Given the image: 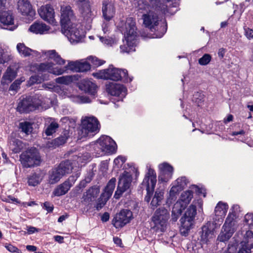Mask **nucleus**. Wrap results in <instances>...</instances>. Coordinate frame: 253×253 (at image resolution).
Segmentation results:
<instances>
[{"instance_id":"nucleus-38","label":"nucleus","mask_w":253,"mask_h":253,"mask_svg":"<svg viewBox=\"0 0 253 253\" xmlns=\"http://www.w3.org/2000/svg\"><path fill=\"white\" fill-rule=\"evenodd\" d=\"M84 90L86 92L94 95L96 92L97 86L90 81H85L83 83Z\"/></svg>"},{"instance_id":"nucleus-42","label":"nucleus","mask_w":253,"mask_h":253,"mask_svg":"<svg viewBox=\"0 0 253 253\" xmlns=\"http://www.w3.org/2000/svg\"><path fill=\"white\" fill-rule=\"evenodd\" d=\"M16 48L19 53L24 57L30 55L31 52L33 51L31 49L26 46L23 43H18L17 44Z\"/></svg>"},{"instance_id":"nucleus-2","label":"nucleus","mask_w":253,"mask_h":253,"mask_svg":"<svg viewBox=\"0 0 253 253\" xmlns=\"http://www.w3.org/2000/svg\"><path fill=\"white\" fill-rule=\"evenodd\" d=\"M142 19L145 27L151 32H155L153 38H160L166 32L167 27L165 20L161 19L154 11L149 10L148 12L143 14Z\"/></svg>"},{"instance_id":"nucleus-52","label":"nucleus","mask_w":253,"mask_h":253,"mask_svg":"<svg viewBox=\"0 0 253 253\" xmlns=\"http://www.w3.org/2000/svg\"><path fill=\"white\" fill-rule=\"evenodd\" d=\"M87 60L95 66L102 65L105 62L104 60L99 59L96 57H93L92 56L88 57Z\"/></svg>"},{"instance_id":"nucleus-19","label":"nucleus","mask_w":253,"mask_h":253,"mask_svg":"<svg viewBox=\"0 0 253 253\" xmlns=\"http://www.w3.org/2000/svg\"><path fill=\"white\" fill-rule=\"evenodd\" d=\"M60 11V23L62 29L68 27V25L74 23V21L75 20V16L70 6H62Z\"/></svg>"},{"instance_id":"nucleus-48","label":"nucleus","mask_w":253,"mask_h":253,"mask_svg":"<svg viewBox=\"0 0 253 253\" xmlns=\"http://www.w3.org/2000/svg\"><path fill=\"white\" fill-rule=\"evenodd\" d=\"M72 77L71 76H65L58 77L55 79L57 83L68 84L72 82Z\"/></svg>"},{"instance_id":"nucleus-13","label":"nucleus","mask_w":253,"mask_h":253,"mask_svg":"<svg viewBox=\"0 0 253 253\" xmlns=\"http://www.w3.org/2000/svg\"><path fill=\"white\" fill-rule=\"evenodd\" d=\"M20 160L25 168H30L35 165H38L41 161V157L38 150L32 147L23 152L20 156Z\"/></svg>"},{"instance_id":"nucleus-4","label":"nucleus","mask_w":253,"mask_h":253,"mask_svg":"<svg viewBox=\"0 0 253 253\" xmlns=\"http://www.w3.org/2000/svg\"><path fill=\"white\" fill-rule=\"evenodd\" d=\"M79 60L68 61V64L64 67L56 66L53 62H46L36 65V68L39 72H47L56 76L62 75L67 70L78 72Z\"/></svg>"},{"instance_id":"nucleus-5","label":"nucleus","mask_w":253,"mask_h":253,"mask_svg":"<svg viewBox=\"0 0 253 253\" xmlns=\"http://www.w3.org/2000/svg\"><path fill=\"white\" fill-rule=\"evenodd\" d=\"M92 75L97 79L115 81L123 80L125 82H128L132 80V78L128 77L127 71L126 70L114 68L112 65H110L107 69L93 73Z\"/></svg>"},{"instance_id":"nucleus-33","label":"nucleus","mask_w":253,"mask_h":253,"mask_svg":"<svg viewBox=\"0 0 253 253\" xmlns=\"http://www.w3.org/2000/svg\"><path fill=\"white\" fill-rule=\"evenodd\" d=\"M69 136V131L65 130L60 136L48 142L47 144V147L48 148H55L61 145L66 142Z\"/></svg>"},{"instance_id":"nucleus-7","label":"nucleus","mask_w":253,"mask_h":253,"mask_svg":"<svg viewBox=\"0 0 253 253\" xmlns=\"http://www.w3.org/2000/svg\"><path fill=\"white\" fill-rule=\"evenodd\" d=\"M99 123L97 119L93 116L83 117L81 120V125L78 131V139H82L90 137L97 133L99 130Z\"/></svg>"},{"instance_id":"nucleus-20","label":"nucleus","mask_w":253,"mask_h":253,"mask_svg":"<svg viewBox=\"0 0 253 253\" xmlns=\"http://www.w3.org/2000/svg\"><path fill=\"white\" fill-rule=\"evenodd\" d=\"M38 12L41 18L44 21L53 25H57L54 18V10L51 5L45 4L42 6L38 9Z\"/></svg>"},{"instance_id":"nucleus-43","label":"nucleus","mask_w":253,"mask_h":253,"mask_svg":"<svg viewBox=\"0 0 253 253\" xmlns=\"http://www.w3.org/2000/svg\"><path fill=\"white\" fill-rule=\"evenodd\" d=\"M193 197V191L191 189V190H188L183 192L181 195L180 199L179 200L186 206L190 203Z\"/></svg>"},{"instance_id":"nucleus-25","label":"nucleus","mask_w":253,"mask_h":253,"mask_svg":"<svg viewBox=\"0 0 253 253\" xmlns=\"http://www.w3.org/2000/svg\"><path fill=\"white\" fill-rule=\"evenodd\" d=\"M17 8L18 12L23 16L29 18H33L36 14L35 10L28 0H19L17 2Z\"/></svg>"},{"instance_id":"nucleus-1","label":"nucleus","mask_w":253,"mask_h":253,"mask_svg":"<svg viewBox=\"0 0 253 253\" xmlns=\"http://www.w3.org/2000/svg\"><path fill=\"white\" fill-rule=\"evenodd\" d=\"M117 27L124 35L125 40V42L124 41V45L120 46L121 52L129 53L134 51L138 38L134 19L129 17L126 20H121Z\"/></svg>"},{"instance_id":"nucleus-24","label":"nucleus","mask_w":253,"mask_h":253,"mask_svg":"<svg viewBox=\"0 0 253 253\" xmlns=\"http://www.w3.org/2000/svg\"><path fill=\"white\" fill-rule=\"evenodd\" d=\"M102 17L105 21L111 20L115 15L116 8L110 0H104L102 3Z\"/></svg>"},{"instance_id":"nucleus-57","label":"nucleus","mask_w":253,"mask_h":253,"mask_svg":"<svg viewBox=\"0 0 253 253\" xmlns=\"http://www.w3.org/2000/svg\"><path fill=\"white\" fill-rule=\"evenodd\" d=\"M99 37L100 41L105 45L111 46L115 42V40L112 38H106L101 36H99Z\"/></svg>"},{"instance_id":"nucleus-37","label":"nucleus","mask_w":253,"mask_h":253,"mask_svg":"<svg viewBox=\"0 0 253 253\" xmlns=\"http://www.w3.org/2000/svg\"><path fill=\"white\" fill-rule=\"evenodd\" d=\"M164 191L163 189H157L151 203L152 207H156L159 205L163 199Z\"/></svg>"},{"instance_id":"nucleus-18","label":"nucleus","mask_w":253,"mask_h":253,"mask_svg":"<svg viewBox=\"0 0 253 253\" xmlns=\"http://www.w3.org/2000/svg\"><path fill=\"white\" fill-rule=\"evenodd\" d=\"M150 1H156V9L157 11L161 12L166 15L174 14L177 9H172V8H176L179 5V0H174V2L172 3L171 7L170 4L168 5V3L171 0H150Z\"/></svg>"},{"instance_id":"nucleus-60","label":"nucleus","mask_w":253,"mask_h":253,"mask_svg":"<svg viewBox=\"0 0 253 253\" xmlns=\"http://www.w3.org/2000/svg\"><path fill=\"white\" fill-rule=\"evenodd\" d=\"M244 221L249 226L253 225V214L247 213L244 217Z\"/></svg>"},{"instance_id":"nucleus-12","label":"nucleus","mask_w":253,"mask_h":253,"mask_svg":"<svg viewBox=\"0 0 253 253\" xmlns=\"http://www.w3.org/2000/svg\"><path fill=\"white\" fill-rule=\"evenodd\" d=\"M94 148L99 155L101 152L112 154L116 151L117 144L110 137L103 135L95 142Z\"/></svg>"},{"instance_id":"nucleus-29","label":"nucleus","mask_w":253,"mask_h":253,"mask_svg":"<svg viewBox=\"0 0 253 253\" xmlns=\"http://www.w3.org/2000/svg\"><path fill=\"white\" fill-rule=\"evenodd\" d=\"M50 28L45 24L36 22L34 23L29 28V31L36 34H46L49 33Z\"/></svg>"},{"instance_id":"nucleus-26","label":"nucleus","mask_w":253,"mask_h":253,"mask_svg":"<svg viewBox=\"0 0 253 253\" xmlns=\"http://www.w3.org/2000/svg\"><path fill=\"white\" fill-rule=\"evenodd\" d=\"M228 209L227 204L218 202L214 209V217L213 219L215 225H220L223 220Z\"/></svg>"},{"instance_id":"nucleus-23","label":"nucleus","mask_w":253,"mask_h":253,"mask_svg":"<svg viewBox=\"0 0 253 253\" xmlns=\"http://www.w3.org/2000/svg\"><path fill=\"white\" fill-rule=\"evenodd\" d=\"M0 22L3 25L9 26L10 30H13L17 26L14 25V17L11 11L6 10V7L0 8Z\"/></svg>"},{"instance_id":"nucleus-64","label":"nucleus","mask_w":253,"mask_h":253,"mask_svg":"<svg viewBox=\"0 0 253 253\" xmlns=\"http://www.w3.org/2000/svg\"><path fill=\"white\" fill-rule=\"evenodd\" d=\"M110 21H105L104 20L103 22L102 25V29L104 34H106L109 30L110 27Z\"/></svg>"},{"instance_id":"nucleus-31","label":"nucleus","mask_w":253,"mask_h":253,"mask_svg":"<svg viewBox=\"0 0 253 253\" xmlns=\"http://www.w3.org/2000/svg\"><path fill=\"white\" fill-rule=\"evenodd\" d=\"M42 53L47 58L53 60L57 65H63L66 63V60L63 59L55 50L44 51Z\"/></svg>"},{"instance_id":"nucleus-45","label":"nucleus","mask_w":253,"mask_h":253,"mask_svg":"<svg viewBox=\"0 0 253 253\" xmlns=\"http://www.w3.org/2000/svg\"><path fill=\"white\" fill-rule=\"evenodd\" d=\"M19 128L21 131L26 134H30L33 131L32 124L28 122H23L19 124Z\"/></svg>"},{"instance_id":"nucleus-55","label":"nucleus","mask_w":253,"mask_h":253,"mask_svg":"<svg viewBox=\"0 0 253 253\" xmlns=\"http://www.w3.org/2000/svg\"><path fill=\"white\" fill-rule=\"evenodd\" d=\"M126 161V158L125 157L120 156L114 160V164L117 168H120L122 166Z\"/></svg>"},{"instance_id":"nucleus-14","label":"nucleus","mask_w":253,"mask_h":253,"mask_svg":"<svg viewBox=\"0 0 253 253\" xmlns=\"http://www.w3.org/2000/svg\"><path fill=\"white\" fill-rule=\"evenodd\" d=\"M61 30L71 43L79 42L85 36L84 31L81 26L74 23L68 25V27L62 28Z\"/></svg>"},{"instance_id":"nucleus-35","label":"nucleus","mask_w":253,"mask_h":253,"mask_svg":"<svg viewBox=\"0 0 253 253\" xmlns=\"http://www.w3.org/2000/svg\"><path fill=\"white\" fill-rule=\"evenodd\" d=\"M116 179L115 178H111L108 182L105 188L104 192L101 194L106 199H109L112 195L116 185Z\"/></svg>"},{"instance_id":"nucleus-40","label":"nucleus","mask_w":253,"mask_h":253,"mask_svg":"<svg viewBox=\"0 0 253 253\" xmlns=\"http://www.w3.org/2000/svg\"><path fill=\"white\" fill-rule=\"evenodd\" d=\"M185 206L181 201L179 200L174 204L172 211V214L173 216L176 215L175 220H177V216L182 212V211L185 208Z\"/></svg>"},{"instance_id":"nucleus-22","label":"nucleus","mask_w":253,"mask_h":253,"mask_svg":"<svg viewBox=\"0 0 253 253\" xmlns=\"http://www.w3.org/2000/svg\"><path fill=\"white\" fill-rule=\"evenodd\" d=\"M106 90L111 95L118 97L119 100H123L127 91L126 88L123 85L113 83L106 85Z\"/></svg>"},{"instance_id":"nucleus-41","label":"nucleus","mask_w":253,"mask_h":253,"mask_svg":"<svg viewBox=\"0 0 253 253\" xmlns=\"http://www.w3.org/2000/svg\"><path fill=\"white\" fill-rule=\"evenodd\" d=\"M50 123L45 129V133L47 136L52 135L56 132L57 128L59 127L58 123L53 119H50Z\"/></svg>"},{"instance_id":"nucleus-56","label":"nucleus","mask_w":253,"mask_h":253,"mask_svg":"<svg viewBox=\"0 0 253 253\" xmlns=\"http://www.w3.org/2000/svg\"><path fill=\"white\" fill-rule=\"evenodd\" d=\"M42 80L37 75L33 76L30 77L28 81V85L31 86L34 84H39L42 82Z\"/></svg>"},{"instance_id":"nucleus-44","label":"nucleus","mask_w":253,"mask_h":253,"mask_svg":"<svg viewBox=\"0 0 253 253\" xmlns=\"http://www.w3.org/2000/svg\"><path fill=\"white\" fill-rule=\"evenodd\" d=\"M42 180V177L40 174L34 173L28 177V182L30 186H35L39 184Z\"/></svg>"},{"instance_id":"nucleus-3","label":"nucleus","mask_w":253,"mask_h":253,"mask_svg":"<svg viewBox=\"0 0 253 253\" xmlns=\"http://www.w3.org/2000/svg\"><path fill=\"white\" fill-rule=\"evenodd\" d=\"M48 102V98L37 94L23 99L19 102L17 110L21 113H28L37 109L45 110L49 107Z\"/></svg>"},{"instance_id":"nucleus-36","label":"nucleus","mask_w":253,"mask_h":253,"mask_svg":"<svg viewBox=\"0 0 253 253\" xmlns=\"http://www.w3.org/2000/svg\"><path fill=\"white\" fill-rule=\"evenodd\" d=\"M17 72L14 69L9 67L2 76L1 82L2 84H8L16 77Z\"/></svg>"},{"instance_id":"nucleus-17","label":"nucleus","mask_w":253,"mask_h":253,"mask_svg":"<svg viewBox=\"0 0 253 253\" xmlns=\"http://www.w3.org/2000/svg\"><path fill=\"white\" fill-rule=\"evenodd\" d=\"M76 2L83 19L86 21H92L96 16L97 12L91 9L89 0H78Z\"/></svg>"},{"instance_id":"nucleus-63","label":"nucleus","mask_w":253,"mask_h":253,"mask_svg":"<svg viewBox=\"0 0 253 253\" xmlns=\"http://www.w3.org/2000/svg\"><path fill=\"white\" fill-rule=\"evenodd\" d=\"M5 247L10 252L19 253L18 249L12 245L6 244L5 245Z\"/></svg>"},{"instance_id":"nucleus-39","label":"nucleus","mask_w":253,"mask_h":253,"mask_svg":"<svg viewBox=\"0 0 253 253\" xmlns=\"http://www.w3.org/2000/svg\"><path fill=\"white\" fill-rule=\"evenodd\" d=\"M23 147V143L20 140L13 139L10 141L9 148L14 153H19Z\"/></svg>"},{"instance_id":"nucleus-10","label":"nucleus","mask_w":253,"mask_h":253,"mask_svg":"<svg viewBox=\"0 0 253 253\" xmlns=\"http://www.w3.org/2000/svg\"><path fill=\"white\" fill-rule=\"evenodd\" d=\"M196 214V206L191 205L187 208L184 214L181 218L180 232L182 236L185 237L188 236L190 230L193 228Z\"/></svg>"},{"instance_id":"nucleus-47","label":"nucleus","mask_w":253,"mask_h":253,"mask_svg":"<svg viewBox=\"0 0 253 253\" xmlns=\"http://www.w3.org/2000/svg\"><path fill=\"white\" fill-rule=\"evenodd\" d=\"M179 187H177V185L173 183V186L169 191L168 201H170V202H171L172 200H175L176 196L182 190V189H179Z\"/></svg>"},{"instance_id":"nucleus-34","label":"nucleus","mask_w":253,"mask_h":253,"mask_svg":"<svg viewBox=\"0 0 253 253\" xmlns=\"http://www.w3.org/2000/svg\"><path fill=\"white\" fill-rule=\"evenodd\" d=\"M70 188L71 184H69V181H64L54 189L53 194L55 196H60L65 195L68 192Z\"/></svg>"},{"instance_id":"nucleus-21","label":"nucleus","mask_w":253,"mask_h":253,"mask_svg":"<svg viewBox=\"0 0 253 253\" xmlns=\"http://www.w3.org/2000/svg\"><path fill=\"white\" fill-rule=\"evenodd\" d=\"M132 217V212L129 210L124 209L116 214L113 220V224L116 228H121L129 222Z\"/></svg>"},{"instance_id":"nucleus-53","label":"nucleus","mask_w":253,"mask_h":253,"mask_svg":"<svg viewBox=\"0 0 253 253\" xmlns=\"http://www.w3.org/2000/svg\"><path fill=\"white\" fill-rule=\"evenodd\" d=\"M137 7L138 10L147 11L149 8V5L143 0H138L137 1Z\"/></svg>"},{"instance_id":"nucleus-46","label":"nucleus","mask_w":253,"mask_h":253,"mask_svg":"<svg viewBox=\"0 0 253 253\" xmlns=\"http://www.w3.org/2000/svg\"><path fill=\"white\" fill-rule=\"evenodd\" d=\"M87 60V59L79 60L78 72H86L90 69V63Z\"/></svg>"},{"instance_id":"nucleus-30","label":"nucleus","mask_w":253,"mask_h":253,"mask_svg":"<svg viewBox=\"0 0 253 253\" xmlns=\"http://www.w3.org/2000/svg\"><path fill=\"white\" fill-rule=\"evenodd\" d=\"M60 95L63 97H69L71 100L77 103H87L91 102L90 99L85 96H79L70 95L68 92L67 90H61L60 92Z\"/></svg>"},{"instance_id":"nucleus-32","label":"nucleus","mask_w":253,"mask_h":253,"mask_svg":"<svg viewBox=\"0 0 253 253\" xmlns=\"http://www.w3.org/2000/svg\"><path fill=\"white\" fill-rule=\"evenodd\" d=\"M214 238V232L209 229L208 225H204L202 227L201 235V241L203 244H208L213 240Z\"/></svg>"},{"instance_id":"nucleus-49","label":"nucleus","mask_w":253,"mask_h":253,"mask_svg":"<svg viewBox=\"0 0 253 253\" xmlns=\"http://www.w3.org/2000/svg\"><path fill=\"white\" fill-rule=\"evenodd\" d=\"M188 181L186 178L184 176L178 178L173 183L179 187V189H183L185 186H186Z\"/></svg>"},{"instance_id":"nucleus-8","label":"nucleus","mask_w":253,"mask_h":253,"mask_svg":"<svg viewBox=\"0 0 253 253\" xmlns=\"http://www.w3.org/2000/svg\"><path fill=\"white\" fill-rule=\"evenodd\" d=\"M72 165L68 160L63 161L50 169L48 173V183L55 184L58 182L64 176L71 172L73 169Z\"/></svg>"},{"instance_id":"nucleus-54","label":"nucleus","mask_w":253,"mask_h":253,"mask_svg":"<svg viewBox=\"0 0 253 253\" xmlns=\"http://www.w3.org/2000/svg\"><path fill=\"white\" fill-rule=\"evenodd\" d=\"M10 59V56L4 53V50L0 47V64L7 62Z\"/></svg>"},{"instance_id":"nucleus-28","label":"nucleus","mask_w":253,"mask_h":253,"mask_svg":"<svg viewBox=\"0 0 253 253\" xmlns=\"http://www.w3.org/2000/svg\"><path fill=\"white\" fill-rule=\"evenodd\" d=\"M253 248V232L247 231L244 235L243 240L241 242V247L237 253H251Z\"/></svg>"},{"instance_id":"nucleus-16","label":"nucleus","mask_w":253,"mask_h":253,"mask_svg":"<svg viewBox=\"0 0 253 253\" xmlns=\"http://www.w3.org/2000/svg\"><path fill=\"white\" fill-rule=\"evenodd\" d=\"M132 181V175L130 172L125 171L120 176L118 185L114 197L119 199L124 192L130 187Z\"/></svg>"},{"instance_id":"nucleus-9","label":"nucleus","mask_w":253,"mask_h":253,"mask_svg":"<svg viewBox=\"0 0 253 253\" xmlns=\"http://www.w3.org/2000/svg\"><path fill=\"white\" fill-rule=\"evenodd\" d=\"M196 214V206L191 205L187 208L184 214L181 218L180 232L182 236L185 237L188 236L190 230L193 228Z\"/></svg>"},{"instance_id":"nucleus-50","label":"nucleus","mask_w":253,"mask_h":253,"mask_svg":"<svg viewBox=\"0 0 253 253\" xmlns=\"http://www.w3.org/2000/svg\"><path fill=\"white\" fill-rule=\"evenodd\" d=\"M211 57L209 54H205L201 58H200L198 62L201 65L205 66L208 65L211 61Z\"/></svg>"},{"instance_id":"nucleus-61","label":"nucleus","mask_w":253,"mask_h":253,"mask_svg":"<svg viewBox=\"0 0 253 253\" xmlns=\"http://www.w3.org/2000/svg\"><path fill=\"white\" fill-rule=\"evenodd\" d=\"M244 33L248 40L253 39V30L249 28H244Z\"/></svg>"},{"instance_id":"nucleus-51","label":"nucleus","mask_w":253,"mask_h":253,"mask_svg":"<svg viewBox=\"0 0 253 253\" xmlns=\"http://www.w3.org/2000/svg\"><path fill=\"white\" fill-rule=\"evenodd\" d=\"M25 80L24 77H21L20 79L15 80L10 85L9 89L10 90H17L19 88L20 84Z\"/></svg>"},{"instance_id":"nucleus-27","label":"nucleus","mask_w":253,"mask_h":253,"mask_svg":"<svg viewBox=\"0 0 253 253\" xmlns=\"http://www.w3.org/2000/svg\"><path fill=\"white\" fill-rule=\"evenodd\" d=\"M160 173L158 176L159 181L167 182L171 178L173 174V168L169 164L164 163L159 166Z\"/></svg>"},{"instance_id":"nucleus-6","label":"nucleus","mask_w":253,"mask_h":253,"mask_svg":"<svg viewBox=\"0 0 253 253\" xmlns=\"http://www.w3.org/2000/svg\"><path fill=\"white\" fill-rule=\"evenodd\" d=\"M239 209V206L237 205L232 206V211L229 213L218 236L217 240L220 242H223L228 241L236 230L235 211H237Z\"/></svg>"},{"instance_id":"nucleus-58","label":"nucleus","mask_w":253,"mask_h":253,"mask_svg":"<svg viewBox=\"0 0 253 253\" xmlns=\"http://www.w3.org/2000/svg\"><path fill=\"white\" fill-rule=\"evenodd\" d=\"M193 191H195L199 195H203L204 197H206V190L204 188H199L196 185H192L190 188Z\"/></svg>"},{"instance_id":"nucleus-11","label":"nucleus","mask_w":253,"mask_h":253,"mask_svg":"<svg viewBox=\"0 0 253 253\" xmlns=\"http://www.w3.org/2000/svg\"><path fill=\"white\" fill-rule=\"evenodd\" d=\"M169 214L165 208L157 209L152 217L153 229L156 232H164L166 230Z\"/></svg>"},{"instance_id":"nucleus-62","label":"nucleus","mask_w":253,"mask_h":253,"mask_svg":"<svg viewBox=\"0 0 253 253\" xmlns=\"http://www.w3.org/2000/svg\"><path fill=\"white\" fill-rule=\"evenodd\" d=\"M42 88L47 90H56L58 89L59 86H55L52 84H42Z\"/></svg>"},{"instance_id":"nucleus-59","label":"nucleus","mask_w":253,"mask_h":253,"mask_svg":"<svg viewBox=\"0 0 253 253\" xmlns=\"http://www.w3.org/2000/svg\"><path fill=\"white\" fill-rule=\"evenodd\" d=\"M108 200V199H106V197H103L101 195L96 207L97 210H100L105 205Z\"/></svg>"},{"instance_id":"nucleus-15","label":"nucleus","mask_w":253,"mask_h":253,"mask_svg":"<svg viewBox=\"0 0 253 253\" xmlns=\"http://www.w3.org/2000/svg\"><path fill=\"white\" fill-rule=\"evenodd\" d=\"M156 181V173L153 169H150L142 182V187L145 188L147 191L145 197V201L147 202H149L151 199Z\"/></svg>"}]
</instances>
